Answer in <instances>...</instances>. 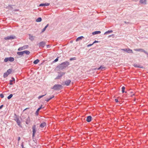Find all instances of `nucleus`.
<instances>
[{"label":"nucleus","mask_w":148,"mask_h":148,"mask_svg":"<svg viewBox=\"0 0 148 148\" xmlns=\"http://www.w3.org/2000/svg\"><path fill=\"white\" fill-rule=\"evenodd\" d=\"M69 64V62L66 61L60 64L57 66V67L60 69L62 70L66 68Z\"/></svg>","instance_id":"f257e3e1"},{"label":"nucleus","mask_w":148,"mask_h":148,"mask_svg":"<svg viewBox=\"0 0 148 148\" xmlns=\"http://www.w3.org/2000/svg\"><path fill=\"white\" fill-rule=\"evenodd\" d=\"M62 86L61 85L56 84H55L51 88L55 90H57L61 89L62 88Z\"/></svg>","instance_id":"f03ea898"},{"label":"nucleus","mask_w":148,"mask_h":148,"mask_svg":"<svg viewBox=\"0 0 148 148\" xmlns=\"http://www.w3.org/2000/svg\"><path fill=\"white\" fill-rule=\"evenodd\" d=\"M16 37L14 35H11L10 36H7L6 37L4 38V39L5 40H12L16 38Z\"/></svg>","instance_id":"7ed1b4c3"},{"label":"nucleus","mask_w":148,"mask_h":148,"mask_svg":"<svg viewBox=\"0 0 148 148\" xmlns=\"http://www.w3.org/2000/svg\"><path fill=\"white\" fill-rule=\"evenodd\" d=\"M32 137L33 138L35 136V134L36 131V125H34L32 127Z\"/></svg>","instance_id":"20e7f679"},{"label":"nucleus","mask_w":148,"mask_h":148,"mask_svg":"<svg viewBox=\"0 0 148 148\" xmlns=\"http://www.w3.org/2000/svg\"><path fill=\"white\" fill-rule=\"evenodd\" d=\"M15 115L16 116L15 119H14L15 121L16 122L18 126L20 127H22V126L21 125V121L19 120L16 114H15Z\"/></svg>","instance_id":"39448f33"},{"label":"nucleus","mask_w":148,"mask_h":148,"mask_svg":"<svg viewBox=\"0 0 148 148\" xmlns=\"http://www.w3.org/2000/svg\"><path fill=\"white\" fill-rule=\"evenodd\" d=\"M58 76L56 78V79H60L63 75H64L65 74V73H64L63 72H58Z\"/></svg>","instance_id":"423d86ee"},{"label":"nucleus","mask_w":148,"mask_h":148,"mask_svg":"<svg viewBox=\"0 0 148 148\" xmlns=\"http://www.w3.org/2000/svg\"><path fill=\"white\" fill-rule=\"evenodd\" d=\"M71 82V80L70 79H67L63 83V85H66L68 86L69 85Z\"/></svg>","instance_id":"0eeeda50"},{"label":"nucleus","mask_w":148,"mask_h":148,"mask_svg":"<svg viewBox=\"0 0 148 148\" xmlns=\"http://www.w3.org/2000/svg\"><path fill=\"white\" fill-rule=\"evenodd\" d=\"M38 45L39 47H42L43 48L45 45V43L44 41H42L39 43Z\"/></svg>","instance_id":"6e6552de"},{"label":"nucleus","mask_w":148,"mask_h":148,"mask_svg":"<svg viewBox=\"0 0 148 148\" xmlns=\"http://www.w3.org/2000/svg\"><path fill=\"white\" fill-rule=\"evenodd\" d=\"M42 105H41L40 107H39L37 110L36 111V113H35V114L36 116H38V112L39 110L40 109H41L42 108Z\"/></svg>","instance_id":"1a4fd4ad"},{"label":"nucleus","mask_w":148,"mask_h":148,"mask_svg":"<svg viewBox=\"0 0 148 148\" xmlns=\"http://www.w3.org/2000/svg\"><path fill=\"white\" fill-rule=\"evenodd\" d=\"M14 6V5H8L6 7V8L8 9L11 10H12L13 9L12 6Z\"/></svg>","instance_id":"9d476101"},{"label":"nucleus","mask_w":148,"mask_h":148,"mask_svg":"<svg viewBox=\"0 0 148 148\" xmlns=\"http://www.w3.org/2000/svg\"><path fill=\"white\" fill-rule=\"evenodd\" d=\"M92 117L91 116H89L87 117L86 121L88 122H90L91 121Z\"/></svg>","instance_id":"9b49d317"},{"label":"nucleus","mask_w":148,"mask_h":148,"mask_svg":"<svg viewBox=\"0 0 148 148\" xmlns=\"http://www.w3.org/2000/svg\"><path fill=\"white\" fill-rule=\"evenodd\" d=\"M50 4L49 3H41L39 5V6H48Z\"/></svg>","instance_id":"f8f14e48"},{"label":"nucleus","mask_w":148,"mask_h":148,"mask_svg":"<svg viewBox=\"0 0 148 148\" xmlns=\"http://www.w3.org/2000/svg\"><path fill=\"white\" fill-rule=\"evenodd\" d=\"M134 50L136 51H141L144 53L145 51L144 49H134Z\"/></svg>","instance_id":"ddd939ff"},{"label":"nucleus","mask_w":148,"mask_h":148,"mask_svg":"<svg viewBox=\"0 0 148 148\" xmlns=\"http://www.w3.org/2000/svg\"><path fill=\"white\" fill-rule=\"evenodd\" d=\"M31 122V120L30 117L29 116L26 119V123L28 125Z\"/></svg>","instance_id":"4468645a"},{"label":"nucleus","mask_w":148,"mask_h":148,"mask_svg":"<svg viewBox=\"0 0 148 148\" xmlns=\"http://www.w3.org/2000/svg\"><path fill=\"white\" fill-rule=\"evenodd\" d=\"M47 125L46 123L44 122L41 123L40 125V126L41 128H43L45 126H46Z\"/></svg>","instance_id":"2eb2a0df"},{"label":"nucleus","mask_w":148,"mask_h":148,"mask_svg":"<svg viewBox=\"0 0 148 148\" xmlns=\"http://www.w3.org/2000/svg\"><path fill=\"white\" fill-rule=\"evenodd\" d=\"M29 39L31 41H33L34 39L35 36H34L32 35L29 34Z\"/></svg>","instance_id":"dca6fc26"},{"label":"nucleus","mask_w":148,"mask_h":148,"mask_svg":"<svg viewBox=\"0 0 148 148\" xmlns=\"http://www.w3.org/2000/svg\"><path fill=\"white\" fill-rule=\"evenodd\" d=\"M17 54L18 56H21L20 57L22 56L24 54L23 51H18L17 52Z\"/></svg>","instance_id":"f3484780"},{"label":"nucleus","mask_w":148,"mask_h":148,"mask_svg":"<svg viewBox=\"0 0 148 148\" xmlns=\"http://www.w3.org/2000/svg\"><path fill=\"white\" fill-rule=\"evenodd\" d=\"M84 38V37L82 36H79L78 37L76 40V42L78 41L79 40H81L83 38Z\"/></svg>","instance_id":"a211bd4d"},{"label":"nucleus","mask_w":148,"mask_h":148,"mask_svg":"<svg viewBox=\"0 0 148 148\" xmlns=\"http://www.w3.org/2000/svg\"><path fill=\"white\" fill-rule=\"evenodd\" d=\"M8 61H9L11 62H12L14 61V58L13 57H8Z\"/></svg>","instance_id":"6ab92c4d"},{"label":"nucleus","mask_w":148,"mask_h":148,"mask_svg":"<svg viewBox=\"0 0 148 148\" xmlns=\"http://www.w3.org/2000/svg\"><path fill=\"white\" fill-rule=\"evenodd\" d=\"M146 0H140V3L142 4H146Z\"/></svg>","instance_id":"aec40b11"},{"label":"nucleus","mask_w":148,"mask_h":148,"mask_svg":"<svg viewBox=\"0 0 148 148\" xmlns=\"http://www.w3.org/2000/svg\"><path fill=\"white\" fill-rule=\"evenodd\" d=\"M101 33V32L100 31H96L92 32V34L93 35H94L97 34H100Z\"/></svg>","instance_id":"412c9836"},{"label":"nucleus","mask_w":148,"mask_h":148,"mask_svg":"<svg viewBox=\"0 0 148 148\" xmlns=\"http://www.w3.org/2000/svg\"><path fill=\"white\" fill-rule=\"evenodd\" d=\"M113 32V31L112 30H109L108 31H107L106 32L104 33V34H108L110 33H111Z\"/></svg>","instance_id":"4be33fe9"},{"label":"nucleus","mask_w":148,"mask_h":148,"mask_svg":"<svg viewBox=\"0 0 148 148\" xmlns=\"http://www.w3.org/2000/svg\"><path fill=\"white\" fill-rule=\"evenodd\" d=\"M54 96H52L51 97H50L49 98H47L45 99V101L47 102L49 101L50 99L54 97Z\"/></svg>","instance_id":"5701e85b"},{"label":"nucleus","mask_w":148,"mask_h":148,"mask_svg":"<svg viewBox=\"0 0 148 148\" xmlns=\"http://www.w3.org/2000/svg\"><path fill=\"white\" fill-rule=\"evenodd\" d=\"M23 53H24V54L25 53L27 55H29V54L30 52L29 51H27V50H25L23 51Z\"/></svg>","instance_id":"b1692460"},{"label":"nucleus","mask_w":148,"mask_h":148,"mask_svg":"<svg viewBox=\"0 0 148 148\" xmlns=\"http://www.w3.org/2000/svg\"><path fill=\"white\" fill-rule=\"evenodd\" d=\"M134 66L135 67H137V68H143V67L142 66H141L140 65H137L136 64H134Z\"/></svg>","instance_id":"393cba45"},{"label":"nucleus","mask_w":148,"mask_h":148,"mask_svg":"<svg viewBox=\"0 0 148 148\" xmlns=\"http://www.w3.org/2000/svg\"><path fill=\"white\" fill-rule=\"evenodd\" d=\"M105 67L102 66H101L99 67L97 69V70H103L104 69H105Z\"/></svg>","instance_id":"a878e982"},{"label":"nucleus","mask_w":148,"mask_h":148,"mask_svg":"<svg viewBox=\"0 0 148 148\" xmlns=\"http://www.w3.org/2000/svg\"><path fill=\"white\" fill-rule=\"evenodd\" d=\"M12 69H8L7 71H6L7 73L9 75L11 72H12Z\"/></svg>","instance_id":"bb28decb"},{"label":"nucleus","mask_w":148,"mask_h":148,"mask_svg":"<svg viewBox=\"0 0 148 148\" xmlns=\"http://www.w3.org/2000/svg\"><path fill=\"white\" fill-rule=\"evenodd\" d=\"M42 18L41 17L38 18L36 20L37 22H40L42 21Z\"/></svg>","instance_id":"cd10ccee"},{"label":"nucleus","mask_w":148,"mask_h":148,"mask_svg":"<svg viewBox=\"0 0 148 148\" xmlns=\"http://www.w3.org/2000/svg\"><path fill=\"white\" fill-rule=\"evenodd\" d=\"M49 26V24H47L45 27L42 29V32H44L46 30V29L47 28V27Z\"/></svg>","instance_id":"c85d7f7f"},{"label":"nucleus","mask_w":148,"mask_h":148,"mask_svg":"<svg viewBox=\"0 0 148 148\" xmlns=\"http://www.w3.org/2000/svg\"><path fill=\"white\" fill-rule=\"evenodd\" d=\"M39 62V60L37 59L34 60L33 62V63L34 64H38Z\"/></svg>","instance_id":"c756f323"},{"label":"nucleus","mask_w":148,"mask_h":148,"mask_svg":"<svg viewBox=\"0 0 148 148\" xmlns=\"http://www.w3.org/2000/svg\"><path fill=\"white\" fill-rule=\"evenodd\" d=\"M9 75L7 73V72L4 73L3 75V77L4 78H5L8 77Z\"/></svg>","instance_id":"7c9ffc66"},{"label":"nucleus","mask_w":148,"mask_h":148,"mask_svg":"<svg viewBox=\"0 0 148 148\" xmlns=\"http://www.w3.org/2000/svg\"><path fill=\"white\" fill-rule=\"evenodd\" d=\"M132 50V49H130L129 48L127 50V53H133Z\"/></svg>","instance_id":"2f4dec72"},{"label":"nucleus","mask_w":148,"mask_h":148,"mask_svg":"<svg viewBox=\"0 0 148 148\" xmlns=\"http://www.w3.org/2000/svg\"><path fill=\"white\" fill-rule=\"evenodd\" d=\"M12 96L13 95L12 94H10V95H9V96H8V97L7 98L8 99H11L12 97Z\"/></svg>","instance_id":"473e14b6"},{"label":"nucleus","mask_w":148,"mask_h":148,"mask_svg":"<svg viewBox=\"0 0 148 148\" xmlns=\"http://www.w3.org/2000/svg\"><path fill=\"white\" fill-rule=\"evenodd\" d=\"M125 87L123 86L122 87V93H124L125 92Z\"/></svg>","instance_id":"72a5a7b5"},{"label":"nucleus","mask_w":148,"mask_h":148,"mask_svg":"<svg viewBox=\"0 0 148 148\" xmlns=\"http://www.w3.org/2000/svg\"><path fill=\"white\" fill-rule=\"evenodd\" d=\"M46 94L44 95H40V96H38V99H40V98H41L43 97H44L46 95Z\"/></svg>","instance_id":"f704fd0d"},{"label":"nucleus","mask_w":148,"mask_h":148,"mask_svg":"<svg viewBox=\"0 0 148 148\" xmlns=\"http://www.w3.org/2000/svg\"><path fill=\"white\" fill-rule=\"evenodd\" d=\"M23 48L24 49H27L28 47V45H25L23 46Z\"/></svg>","instance_id":"c9c22d12"},{"label":"nucleus","mask_w":148,"mask_h":148,"mask_svg":"<svg viewBox=\"0 0 148 148\" xmlns=\"http://www.w3.org/2000/svg\"><path fill=\"white\" fill-rule=\"evenodd\" d=\"M23 49H24L23 48V47H19L18 49V51H21V50H22Z\"/></svg>","instance_id":"e433bc0d"},{"label":"nucleus","mask_w":148,"mask_h":148,"mask_svg":"<svg viewBox=\"0 0 148 148\" xmlns=\"http://www.w3.org/2000/svg\"><path fill=\"white\" fill-rule=\"evenodd\" d=\"M76 59V58L75 57H74L73 58H70V60L72 61L73 60H75Z\"/></svg>","instance_id":"4c0bfd02"},{"label":"nucleus","mask_w":148,"mask_h":148,"mask_svg":"<svg viewBox=\"0 0 148 148\" xmlns=\"http://www.w3.org/2000/svg\"><path fill=\"white\" fill-rule=\"evenodd\" d=\"M8 61V58H5L4 59V61L5 62H7Z\"/></svg>","instance_id":"58836bf2"},{"label":"nucleus","mask_w":148,"mask_h":148,"mask_svg":"<svg viewBox=\"0 0 148 148\" xmlns=\"http://www.w3.org/2000/svg\"><path fill=\"white\" fill-rule=\"evenodd\" d=\"M58 58L57 57L56 59L53 62H55L57 61H58Z\"/></svg>","instance_id":"ea45409f"},{"label":"nucleus","mask_w":148,"mask_h":148,"mask_svg":"<svg viewBox=\"0 0 148 148\" xmlns=\"http://www.w3.org/2000/svg\"><path fill=\"white\" fill-rule=\"evenodd\" d=\"M12 82L13 81L12 80H10V81L9 84L11 85H13V83H12Z\"/></svg>","instance_id":"a19ab883"},{"label":"nucleus","mask_w":148,"mask_h":148,"mask_svg":"<svg viewBox=\"0 0 148 148\" xmlns=\"http://www.w3.org/2000/svg\"><path fill=\"white\" fill-rule=\"evenodd\" d=\"M0 97L1 98H3L4 97V96L3 94H0Z\"/></svg>","instance_id":"79ce46f5"},{"label":"nucleus","mask_w":148,"mask_h":148,"mask_svg":"<svg viewBox=\"0 0 148 148\" xmlns=\"http://www.w3.org/2000/svg\"><path fill=\"white\" fill-rule=\"evenodd\" d=\"M93 44V43L92 44H89V45H87V47H90V46H92Z\"/></svg>","instance_id":"37998d69"},{"label":"nucleus","mask_w":148,"mask_h":148,"mask_svg":"<svg viewBox=\"0 0 148 148\" xmlns=\"http://www.w3.org/2000/svg\"><path fill=\"white\" fill-rule=\"evenodd\" d=\"M145 53L147 56V57L148 58V53L147 52V51H145L144 52Z\"/></svg>","instance_id":"c03bdc74"},{"label":"nucleus","mask_w":148,"mask_h":148,"mask_svg":"<svg viewBox=\"0 0 148 148\" xmlns=\"http://www.w3.org/2000/svg\"><path fill=\"white\" fill-rule=\"evenodd\" d=\"M115 101L116 102H118L119 101L117 99H115Z\"/></svg>","instance_id":"a18cd8bd"},{"label":"nucleus","mask_w":148,"mask_h":148,"mask_svg":"<svg viewBox=\"0 0 148 148\" xmlns=\"http://www.w3.org/2000/svg\"><path fill=\"white\" fill-rule=\"evenodd\" d=\"M114 35L113 34H112V35H109V36H108V38L110 37H111V36H114Z\"/></svg>","instance_id":"49530a36"},{"label":"nucleus","mask_w":148,"mask_h":148,"mask_svg":"<svg viewBox=\"0 0 148 148\" xmlns=\"http://www.w3.org/2000/svg\"><path fill=\"white\" fill-rule=\"evenodd\" d=\"M98 42V41H96V40H95V41L93 42V44H94V43H96V42Z\"/></svg>","instance_id":"de8ad7c7"},{"label":"nucleus","mask_w":148,"mask_h":148,"mask_svg":"<svg viewBox=\"0 0 148 148\" xmlns=\"http://www.w3.org/2000/svg\"><path fill=\"white\" fill-rule=\"evenodd\" d=\"M12 80L13 82L15 81V79L13 77H12Z\"/></svg>","instance_id":"09e8293b"},{"label":"nucleus","mask_w":148,"mask_h":148,"mask_svg":"<svg viewBox=\"0 0 148 148\" xmlns=\"http://www.w3.org/2000/svg\"><path fill=\"white\" fill-rule=\"evenodd\" d=\"M3 105H1L0 106V109H1L3 107Z\"/></svg>","instance_id":"8fccbe9b"},{"label":"nucleus","mask_w":148,"mask_h":148,"mask_svg":"<svg viewBox=\"0 0 148 148\" xmlns=\"http://www.w3.org/2000/svg\"><path fill=\"white\" fill-rule=\"evenodd\" d=\"M21 146L22 148H23V144L22 143L21 145Z\"/></svg>","instance_id":"3c124183"},{"label":"nucleus","mask_w":148,"mask_h":148,"mask_svg":"<svg viewBox=\"0 0 148 148\" xmlns=\"http://www.w3.org/2000/svg\"><path fill=\"white\" fill-rule=\"evenodd\" d=\"M47 48H49L50 47V46L49 45H47Z\"/></svg>","instance_id":"603ef678"},{"label":"nucleus","mask_w":148,"mask_h":148,"mask_svg":"<svg viewBox=\"0 0 148 148\" xmlns=\"http://www.w3.org/2000/svg\"><path fill=\"white\" fill-rule=\"evenodd\" d=\"M21 139V138L20 137H18V141H19Z\"/></svg>","instance_id":"864d4df0"},{"label":"nucleus","mask_w":148,"mask_h":148,"mask_svg":"<svg viewBox=\"0 0 148 148\" xmlns=\"http://www.w3.org/2000/svg\"><path fill=\"white\" fill-rule=\"evenodd\" d=\"M18 11V9H15L14 10V11Z\"/></svg>","instance_id":"5fc2aeb1"},{"label":"nucleus","mask_w":148,"mask_h":148,"mask_svg":"<svg viewBox=\"0 0 148 148\" xmlns=\"http://www.w3.org/2000/svg\"><path fill=\"white\" fill-rule=\"evenodd\" d=\"M124 22L125 23H129V22H127H127H126V21H124Z\"/></svg>","instance_id":"6e6d98bb"},{"label":"nucleus","mask_w":148,"mask_h":148,"mask_svg":"<svg viewBox=\"0 0 148 148\" xmlns=\"http://www.w3.org/2000/svg\"><path fill=\"white\" fill-rule=\"evenodd\" d=\"M125 49H121V50H122V51H125Z\"/></svg>","instance_id":"4d7b16f0"},{"label":"nucleus","mask_w":148,"mask_h":148,"mask_svg":"<svg viewBox=\"0 0 148 148\" xmlns=\"http://www.w3.org/2000/svg\"><path fill=\"white\" fill-rule=\"evenodd\" d=\"M127 50H128V49H125V51H126V52H127Z\"/></svg>","instance_id":"13d9d810"},{"label":"nucleus","mask_w":148,"mask_h":148,"mask_svg":"<svg viewBox=\"0 0 148 148\" xmlns=\"http://www.w3.org/2000/svg\"><path fill=\"white\" fill-rule=\"evenodd\" d=\"M27 109V108L25 109V110H26Z\"/></svg>","instance_id":"bf43d9fd"}]
</instances>
